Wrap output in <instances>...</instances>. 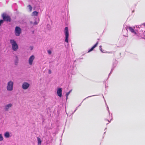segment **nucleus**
Wrapping results in <instances>:
<instances>
[{
	"mask_svg": "<svg viewBox=\"0 0 145 145\" xmlns=\"http://www.w3.org/2000/svg\"><path fill=\"white\" fill-rule=\"evenodd\" d=\"M65 35V42L68 43V38L69 36L68 29L67 27H66L65 28L64 30Z\"/></svg>",
	"mask_w": 145,
	"mask_h": 145,
	"instance_id": "nucleus-5",
	"label": "nucleus"
},
{
	"mask_svg": "<svg viewBox=\"0 0 145 145\" xmlns=\"http://www.w3.org/2000/svg\"><path fill=\"white\" fill-rule=\"evenodd\" d=\"M21 33V28L18 27H15V33L16 36H19Z\"/></svg>",
	"mask_w": 145,
	"mask_h": 145,
	"instance_id": "nucleus-6",
	"label": "nucleus"
},
{
	"mask_svg": "<svg viewBox=\"0 0 145 145\" xmlns=\"http://www.w3.org/2000/svg\"><path fill=\"white\" fill-rule=\"evenodd\" d=\"M4 136L6 138H8L10 137V134L8 132H7L5 133Z\"/></svg>",
	"mask_w": 145,
	"mask_h": 145,
	"instance_id": "nucleus-14",
	"label": "nucleus"
},
{
	"mask_svg": "<svg viewBox=\"0 0 145 145\" xmlns=\"http://www.w3.org/2000/svg\"><path fill=\"white\" fill-rule=\"evenodd\" d=\"M114 69V67H112V69H111V71H110V72L109 74L108 75V76H109L112 73V71H113Z\"/></svg>",
	"mask_w": 145,
	"mask_h": 145,
	"instance_id": "nucleus-19",
	"label": "nucleus"
},
{
	"mask_svg": "<svg viewBox=\"0 0 145 145\" xmlns=\"http://www.w3.org/2000/svg\"><path fill=\"white\" fill-rule=\"evenodd\" d=\"M76 111V110H74V112L72 113V114H73Z\"/></svg>",
	"mask_w": 145,
	"mask_h": 145,
	"instance_id": "nucleus-30",
	"label": "nucleus"
},
{
	"mask_svg": "<svg viewBox=\"0 0 145 145\" xmlns=\"http://www.w3.org/2000/svg\"><path fill=\"white\" fill-rule=\"evenodd\" d=\"M35 58V57L34 55H32L29 57L28 60V62L29 65H31L32 64L33 61Z\"/></svg>",
	"mask_w": 145,
	"mask_h": 145,
	"instance_id": "nucleus-9",
	"label": "nucleus"
},
{
	"mask_svg": "<svg viewBox=\"0 0 145 145\" xmlns=\"http://www.w3.org/2000/svg\"><path fill=\"white\" fill-rule=\"evenodd\" d=\"M107 110H108V112L109 113V115H110V112L109 111V109L108 107V106L107 105Z\"/></svg>",
	"mask_w": 145,
	"mask_h": 145,
	"instance_id": "nucleus-23",
	"label": "nucleus"
},
{
	"mask_svg": "<svg viewBox=\"0 0 145 145\" xmlns=\"http://www.w3.org/2000/svg\"><path fill=\"white\" fill-rule=\"evenodd\" d=\"M128 28L129 30L130 31H131L132 33H134L135 35H136L137 34V32L135 31L134 29L132 27L129 26L128 27V26L127 25H124L123 26V31H127Z\"/></svg>",
	"mask_w": 145,
	"mask_h": 145,
	"instance_id": "nucleus-3",
	"label": "nucleus"
},
{
	"mask_svg": "<svg viewBox=\"0 0 145 145\" xmlns=\"http://www.w3.org/2000/svg\"><path fill=\"white\" fill-rule=\"evenodd\" d=\"M98 42H97L96 43V44L93 46L92 48L88 51V52H90L93 50V49L97 46L98 44Z\"/></svg>",
	"mask_w": 145,
	"mask_h": 145,
	"instance_id": "nucleus-11",
	"label": "nucleus"
},
{
	"mask_svg": "<svg viewBox=\"0 0 145 145\" xmlns=\"http://www.w3.org/2000/svg\"><path fill=\"white\" fill-rule=\"evenodd\" d=\"M81 105V103L80 105H79L78 106V107H79V106H80Z\"/></svg>",
	"mask_w": 145,
	"mask_h": 145,
	"instance_id": "nucleus-32",
	"label": "nucleus"
},
{
	"mask_svg": "<svg viewBox=\"0 0 145 145\" xmlns=\"http://www.w3.org/2000/svg\"><path fill=\"white\" fill-rule=\"evenodd\" d=\"M134 10H133V12H134Z\"/></svg>",
	"mask_w": 145,
	"mask_h": 145,
	"instance_id": "nucleus-34",
	"label": "nucleus"
},
{
	"mask_svg": "<svg viewBox=\"0 0 145 145\" xmlns=\"http://www.w3.org/2000/svg\"><path fill=\"white\" fill-rule=\"evenodd\" d=\"M1 17L3 18V20L4 21L10 22L11 20L10 17L6 13H4L2 14Z\"/></svg>",
	"mask_w": 145,
	"mask_h": 145,
	"instance_id": "nucleus-2",
	"label": "nucleus"
},
{
	"mask_svg": "<svg viewBox=\"0 0 145 145\" xmlns=\"http://www.w3.org/2000/svg\"><path fill=\"white\" fill-rule=\"evenodd\" d=\"M52 72H51V70H49V71H48V73L49 74H50Z\"/></svg>",
	"mask_w": 145,
	"mask_h": 145,
	"instance_id": "nucleus-26",
	"label": "nucleus"
},
{
	"mask_svg": "<svg viewBox=\"0 0 145 145\" xmlns=\"http://www.w3.org/2000/svg\"><path fill=\"white\" fill-rule=\"evenodd\" d=\"M38 14V12L36 11H34L32 13V16H37Z\"/></svg>",
	"mask_w": 145,
	"mask_h": 145,
	"instance_id": "nucleus-17",
	"label": "nucleus"
},
{
	"mask_svg": "<svg viewBox=\"0 0 145 145\" xmlns=\"http://www.w3.org/2000/svg\"><path fill=\"white\" fill-rule=\"evenodd\" d=\"M48 54L49 55H50L52 54V51L50 50H47Z\"/></svg>",
	"mask_w": 145,
	"mask_h": 145,
	"instance_id": "nucleus-21",
	"label": "nucleus"
},
{
	"mask_svg": "<svg viewBox=\"0 0 145 145\" xmlns=\"http://www.w3.org/2000/svg\"><path fill=\"white\" fill-rule=\"evenodd\" d=\"M10 43L12 45V49L14 51H16L18 49V47L16 41L13 39H10Z\"/></svg>",
	"mask_w": 145,
	"mask_h": 145,
	"instance_id": "nucleus-1",
	"label": "nucleus"
},
{
	"mask_svg": "<svg viewBox=\"0 0 145 145\" xmlns=\"http://www.w3.org/2000/svg\"><path fill=\"white\" fill-rule=\"evenodd\" d=\"M12 106V104L11 103L5 105L4 106V110L6 111H8L10 108Z\"/></svg>",
	"mask_w": 145,
	"mask_h": 145,
	"instance_id": "nucleus-8",
	"label": "nucleus"
},
{
	"mask_svg": "<svg viewBox=\"0 0 145 145\" xmlns=\"http://www.w3.org/2000/svg\"><path fill=\"white\" fill-rule=\"evenodd\" d=\"M78 107H76V109H75V110H76L78 109Z\"/></svg>",
	"mask_w": 145,
	"mask_h": 145,
	"instance_id": "nucleus-31",
	"label": "nucleus"
},
{
	"mask_svg": "<svg viewBox=\"0 0 145 145\" xmlns=\"http://www.w3.org/2000/svg\"><path fill=\"white\" fill-rule=\"evenodd\" d=\"M99 49L102 52H103L102 51V46H99Z\"/></svg>",
	"mask_w": 145,
	"mask_h": 145,
	"instance_id": "nucleus-22",
	"label": "nucleus"
},
{
	"mask_svg": "<svg viewBox=\"0 0 145 145\" xmlns=\"http://www.w3.org/2000/svg\"><path fill=\"white\" fill-rule=\"evenodd\" d=\"M112 120V118L111 119L110 121H109V120H108L106 119H105V120H107V121L109 122V123H110V122Z\"/></svg>",
	"mask_w": 145,
	"mask_h": 145,
	"instance_id": "nucleus-27",
	"label": "nucleus"
},
{
	"mask_svg": "<svg viewBox=\"0 0 145 145\" xmlns=\"http://www.w3.org/2000/svg\"><path fill=\"white\" fill-rule=\"evenodd\" d=\"M39 22V18H36L34 20V22L33 23L34 25H37Z\"/></svg>",
	"mask_w": 145,
	"mask_h": 145,
	"instance_id": "nucleus-12",
	"label": "nucleus"
},
{
	"mask_svg": "<svg viewBox=\"0 0 145 145\" xmlns=\"http://www.w3.org/2000/svg\"><path fill=\"white\" fill-rule=\"evenodd\" d=\"M33 46H30V48L31 49V50H32V49H33Z\"/></svg>",
	"mask_w": 145,
	"mask_h": 145,
	"instance_id": "nucleus-28",
	"label": "nucleus"
},
{
	"mask_svg": "<svg viewBox=\"0 0 145 145\" xmlns=\"http://www.w3.org/2000/svg\"><path fill=\"white\" fill-rule=\"evenodd\" d=\"M37 139L38 141V145H41L42 141L41 140L40 138L39 137H37Z\"/></svg>",
	"mask_w": 145,
	"mask_h": 145,
	"instance_id": "nucleus-13",
	"label": "nucleus"
},
{
	"mask_svg": "<svg viewBox=\"0 0 145 145\" xmlns=\"http://www.w3.org/2000/svg\"><path fill=\"white\" fill-rule=\"evenodd\" d=\"M117 63V61L115 60L113 63L112 66V67H114V69L116 66Z\"/></svg>",
	"mask_w": 145,
	"mask_h": 145,
	"instance_id": "nucleus-15",
	"label": "nucleus"
},
{
	"mask_svg": "<svg viewBox=\"0 0 145 145\" xmlns=\"http://www.w3.org/2000/svg\"><path fill=\"white\" fill-rule=\"evenodd\" d=\"M13 82L11 81H10L8 82L7 87V90L11 91L13 90Z\"/></svg>",
	"mask_w": 145,
	"mask_h": 145,
	"instance_id": "nucleus-4",
	"label": "nucleus"
},
{
	"mask_svg": "<svg viewBox=\"0 0 145 145\" xmlns=\"http://www.w3.org/2000/svg\"><path fill=\"white\" fill-rule=\"evenodd\" d=\"M106 129V128H105V129Z\"/></svg>",
	"mask_w": 145,
	"mask_h": 145,
	"instance_id": "nucleus-36",
	"label": "nucleus"
},
{
	"mask_svg": "<svg viewBox=\"0 0 145 145\" xmlns=\"http://www.w3.org/2000/svg\"><path fill=\"white\" fill-rule=\"evenodd\" d=\"M72 90H70L69 92H67L65 94V96L66 97V99H67L68 98V97L70 94V93H71V91Z\"/></svg>",
	"mask_w": 145,
	"mask_h": 145,
	"instance_id": "nucleus-18",
	"label": "nucleus"
},
{
	"mask_svg": "<svg viewBox=\"0 0 145 145\" xmlns=\"http://www.w3.org/2000/svg\"><path fill=\"white\" fill-rule=\"evenodd\" d=\"M27 8L29 9V11L30 12H31L32 10V6L30 5H28L27 6Z\"/></svg>",
	"mask_w": 145,
	"mask_h": 145,
	"instance_id": "nucleus-16",
	"label": "nucleus"
},
{
	"mask_svg": "<svg viewBox=\"0 0 145 145\" xmlns=\"http://www.w3.org/2000/svg\"><path fill=\"white\" fill-rule=\"evenodd\" d=\"M111 115L112 116V114H111Z\"/></svg>",
	"mask_w": 145,
	"mask_h": 145,
	"instance_id": "nucleus-35",
	"label": "nucleus"
},
{
	"mask_svg": "<svg viewBox=\"0 0 145 145\" xmlns=\"http://www.w3.org/2000/svg\"><path fill=\"white\" fill-rule=\"evenodd\" d=\"M18 63V60H16L15 61V65H17Z\"/></svg>",
	"mask_w": 145,
	"mask_h": 145,
	"instance_id": "nucleus-25",
	"label": "nucleus"
},
{
	"mask_svg": "<svg viewBox=\"0 0 145 145\" xmlns=\"http://www.w3.org/2000/svg\"><path fill=\"white\" fill-rule=\"evenodd\" d=\"M62 90L61 88H59L57 89V95L60 97H61L62 96Z\"/></svg>",
	"mask_w": 145,
	"mask_h": 145,
	"instance_id": "nucleus-10",
	"label": "nucleus"
},
{
	"mask_svg": "<svg viewBox=\"0 0 145 145\" xmlns=\"http://www.w3.org/2000/svg\"><path fill=\"white\" fill-rule=\"evenodd\" d=\"M95 95H91V96H88V97H87L86 98H85L84 99V100L85 99H86V98H89V97H92V96H95Z\"/></svg>",
	"mask_w": 145,
	"mask_h": 145,
	"instance_id": "nucleus-24",
	"label": "nucleus"
},
{
	"mask_svg": "<svg viewBox=\"0 0 145 145\" xmlns=\"http://www.w3.org/2000/svg\"><path fill=\"white\" fill-rule=\"evenodd\" d=\"M30 86V84L26 82H24L22 85V88L24 89H27Z\"/></svg>",
	"mask_w": 145,
	"mask_h": 145,
	"instance_id": "nucleus-7",
	"label": "nucleus"
},
{
	"mask_svg": "<svg viewBox=\"0 0 145 145\" xmlns=\"http://www.w3.org/2000/svg\"><path fill=\"white\" fill-rule=\"evenodd\" d=\"M106 132V131L104 133V134H105Z\"/></svg>",
	"mask_w": 145,
	"mask_h": 145,
	"instance_id": "nucleus-33",
	"label": "nucleus"
},
{
	"mask_svg": "<svg viewBox=\"0 0 145 145\" xmlns=\"http://www.w3.org/2000/svg\"><path fill=\"white\" fill-rule=\"evenodd\" d=\"M30 23L31 24H33V22H32V21H30Z\"/></svg>",
	"mask_w": 145,
	"mask_h": 145,
	"instance_id": "nucleus-29",
	"label": "nucleus"
},
{
	"mask_svg": "<svg viewBox=\"0 0 145 145\" xmlns=\"http://www.w3.org/2000/svg\"><path fill=\"white\" fill-rule=\"evenodd\" d=\"M3 140V138L1 134H0V141H2Z\"/></svg>",
	"mask_w": 145,
	"mask_h": 145,
	"instance_id": "nucleus-20",
	"label": "nucleus"
}]
</instances>
